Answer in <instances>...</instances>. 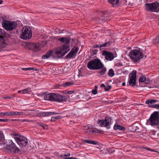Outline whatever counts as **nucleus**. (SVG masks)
<instances>
[{"instance_id":"f704fd0d","label":"nucleus","mask_w":159,"mask_h":159,"mask_svg":"<svg viewBox=\"0 0 159 159\" xmlns=\"http://www.w3.org/2000/svg\"><path fill=\"white\" fill-rule=\"evenodd\" d=\"M14 115L18 116L23 115L24 114V112H18V111H14Z\"/></svg>"},{"instance_id":"9d476101","label":"nucleus","mask_w":159,"mask_h":159,"mask_svg":"<svg viewBox=\"0 0 159 159\" xmlns=\"http://www.w3.org/2000/svg\"><path fill=\"white\" fill-rule=\"evenodd\" d=\"M70 49L69 45H63L62 46L59 50L56 52V53L58 54L62 53L61 57H63Z\"/></svg>"},{"instance_id":"423d86ee","label":"nucleus","mask_w":159,"mask_h":159,"mask_svg":"<svg viewBox=\"0 0 159 159\" xmlns=\"http://www.w3.org/2000/svg\"><path fill=\"white\" fill-rule=\"evenodd\" d=\"M2 25L4 28L6 30L10 31L15 29L17 25L16 22L9 21L6 20H3Z\"/></svg>"},{"instance_id":"dca6fc26","label":"nucleus","mask_w":159,"mask_h":159,"mask_svg":"<svg viewBox=\"0 0 159 159\" xmlns=\"http://www.w3.org/2000/svg\"><path fill=\"white\" fill-rule=\"evenodd\" d=\"M5 37L6 34L4 30L0 29V42L1 43L2 48L5 47L6 45L4 39Z\"/></svg>"},{"instance_id":"e433bc0d","label":"nucleus","mask_w":159,"mask_h":159,"mask_svg":"<svg viewBox=\"0 0 159 159\" xmlns=\"http://www.w3.org/2000/svg\"><path fill=\"white\" fill-rule=\"evenodd\" d=\"M22 69L23 70H36L34 68H22Z\"/></svg>"},{"instance_id":"aec40b11","label":"nucleus","mask_w":159,"mask_h":159,"mask_svg":"<svg viewBox=\"0 0 159 159\" xmlns=\"http://www.w3.org/2000/svg\"><path fill=\"white\" fill-rule=\"evenodd\" d=\"M32 47L31 49L34 52L39 50L40 49V45L39 44L32 43L31 44Z\"/></svg>"},{"instance_id":"7ed1b4c3","label":"nucleus","mask_w":159,"mask_h":159,"mask_svg":"<svg viewBox=\"0 0 159 159\" xmlns=\"http://www.w3.org/2000/svg\"><path fill=\"white\" fill-rule=\"evenodd\" d=\"M159 123V112L154 111L152 114L149 118L147 120L146 124L148 125L155 126Z\"/></svg>"},{"instance_id":"473e14b6","label":"nucleus","mask_w":159,"mask_h":159,"mask_svg":"<svg viewBox=\"0 0 159 159\" xmlns=\"http://www.w3.org/2000/svg\"><path fill=\"white\" fill-rule=\"evenodd\" d=\"M38 124L40 126L42 127L44 129H47L48 128V126L47 125L43 124L38 123Z\"/></svg>"},{"instance_id":"774afa93","label":"nucleus","mask_w":159,"mask_h":159,"mask_svg":"<svg viewBox=\"0 0 159 159\" xmlns=\"http://www.w3.org/2000/svg\"><path fill=\"white\" fill-rule=\"evenodd\" d=\"M15 95H16V94H14V95H13L12 96H11V97H13H13H15Z\"/></svg>"},{"instance_id":"37998d69","label":"nucleus","mask_w":159,"mask_h":159,"mask_svg":"<svg viewBox=\"0 0 159 159\" xmlns=\"http://www.w3.org/2000/svg\"><path fill=\"white\" fill-rule=\"evenodd\" d=\"M150 82V80L149 79H146V80H145L144 81V83L146 84H148Z\"/></svg>"},{"instance_id":"de8ad7c7","label":"nucleus","mask_w":159,"mask_h":159,"mask_svg":"<svg viewBox=\"0 0 159 159\" xmlns=\"http://www.w3.org/2000/svg\"><path fill=\"white\" fill-rule=\"evenodd\" d=\"M54 117L56 120L60 119L62 118V117L61 116H58Z\"/></svg>"},{"instance_id":"5fc2aeb1","label":"nucleus","mask_w":159,"mask_h":159,"mask_svg":"<svg viewBox=\"0 0 159 159\" xmlns=\"http://www.w3.org/2000/svg\"><path fill=\"white\" fill-rule=\"evenodd\" d=\"M64 31V30H59L58 33L59 34L62 33H63V32Z\"/></svg>"},{"instance_id":"4468645a","label":"nucleus","mask_w":159,"mask_h":159,"mask_svg":"<svg viewBox=\"0 0 159 159\" xmlns=\"http://www.w3.org/2000/svg\"><path fill=\"white\" fill-rule=\"evenodd\" d=\"M136 71L134 70L130 78L129 83V84L132 86H134L136 84Z\"/></svg>"},{"instance_id":"c03bdc74","label":"nucleus","mask_w":159,"mask_h":159,"mask_svg":"<svg viewBox=\"0 0 159 159\" xmlns=\"http://www.w3.org/2000/svg\"><path fill=\"white\" fill-rule=\"evenodd\" d=\"M8 120V119H1L0 121L1 122H7Z\"/></svg>"},{"instance_id":"2f4dec72","label":"nucleus","mask_w":159,"mask_h":159,"mask_svg":"<svg viewBox=\"0 0 159 159\" xmlns=\"http://www.w3.org/2000/svg\"><path fill=\"white\" fill-rule=\"evenodd\" d=\"M111 45L110 43V42L105 43L104 44L100 45V48L102 47H106L109 46Z\"/></svg>"},{"instance_id":"c85d7f7f","label":"nucleus","mask_w":159,"mask_h":159,"mask_svg":"<svg viewBox=\"0 0 159 159\" xmlns=\"http://www.w3.org/2000/svg\"><path fill=\"white\" fill-rule=\"evenodd\" d=\"M74 82L73 81L67 82L64 84H62V85L65 87L70 86L72 85H73Z\"/></svg>"},{"instance_id":"7c9ffc66","label":"nucleus","mask_w":159,"mask_h":159,"mask_svg":"<svg viewBox=\"0 0 159 159\" xmlns=\"http://www.w3.org/2000/svg\"><path fill=\"white\" fill-rule=\"evenodd\" d=\"M108 74L109 76L110 77H112L114 75L115 73L112 69H111L109 70Z\"/></svg>"},{"instance_id":"f257e3e1","label":"nucleus","mask_w":159,"mask_h":159,"mask_svg":"<svg viewBox=\"0 0 159 159\" xmlns=\"http://www.w3.org/2000/svg\"><path fill=\"white\" fill-rule=\"evenodd\" d=\"M43 95L44 99L46 100L62 102H66L67 100L66 97L58 93H51L47 94L44 93L43 94Z\"/></svg>"},{"instance_id":"0e129e2a","label":"nucleus","mask_w":159,"mask_h":159,"mask_svg":"<svg viewBox=\"0 0 159 159\" xmlns=\"http://www.w3.org/2000/svg\"><path fill=\"white\" fill-rule=\"evenodd\" d=\"M146 149L148 150H152L151 149H150V148H145Z\"/></svg>"},{"instance_id":"a211bd4d","label":"nucleus","mask_w":159,"mask_h":159,"mask_svg":"<svg viewBox=\"0 0 159 159\" xmlns=\"http://www.w3.org/2000/svg\"><path fill=\"white\" fill-rule=\"evenodd\" d=\"M100 20H101L102 23H103L107 21L108 19V14L105 12H100Z\"/></svg>"},{"instance_id":"a19ab883","label":"nucleus","mask_w":159,"mask_h":159,"mask_svg":"<svg viewBox=\"0 0 159 159\" xmlns=\"http://www.w3.org/2000/svg\"><path fill=\"white\" fill-rule=\"evenodd\" d=\"M98 93L97 89H94L92 91V93L94 94H96Z\"/></svg>"},{"instance_id":"09e8293b","label":"nucleus","mask_w":159,"mask_h":159,"mask_svg":"<svg viewBox=\"0 0 159 159\" xmlns=\"http://www.w3.org/2000/svg\"><path fill=\"white\" fill-rule=\"evenodd\" d=\"M11 120L12 121H17L20 122V119H12Z\"/></svg>"},{"instance_id":"f8f14e48","label":"nucleus","mask_w":159,"mask_h":159,"mask_svg":"<svg viewBox=\"0 0 159 159\" xmlns=\"http://www.w3.org/2000/svg\"><path fill=\"white\" fill-rule=\"evenodd\" d=\"M79 50L78 47H74L70 52L65 57V59H71L75 58Z\"/></svg>"},{"instance_id":"ddd939ff","label":"nucleus","mask_w":159,"mask_h":159,"mask_svg":"<svg viewBox=\"0 0 159 159\" xmlns=\"http://www.w3.org/2000/svg\"><path fill=\"white\" fill-rule=\"evenodd\" d=\"M102 54L105 56L106 60L108 61H111L114 58V55L113 53L106 50L103 51Z\"/></svg>"},{"instance_id":"6e6552de","label":"nucleus","mask_w":159,"mask_h":159,"mask_svg":"<svg viewBox=\"0 0 159 159\" xmlns=\"http://www.w3.org/2000/svg\"><path fill=\"white\" fill-rule=\"evenodd\" d=\"M146 10L152 12H159V3L157 2H152L145 4Z\"/></svg>"},{"instance_id":"052dcab7","label":"nucleus","mask_w":159,"mask_h":159,"mask_svg":"<svg viewBox=\"0 0 159 159\" xmlns=\"http://www.w3.org/2000/svg\"><path fill=\"white\" fill-rule=\"evenodd\" d=\"M5 114L7 116H9V112H6L5 113Z\"/></svg>"},{"instance_id":"69168bd1","label":"nucleus","mask_w":159,"mask_h":159,"mask_svg":"<svg viewBox=\"0 0 159 159\" xmlns=\"http://www.w3.org/2000/svg\"><path fill=\"white\" fill-rule=\"evenodd\" d=\"M97 123L98 124H99V120H98L97 121Z\"/></svg>"},{"instance_id":"9b49d317","label":"nucleus","mask_w":159,"mask_h":159,"mask_svg":"<svg viewBox=\"0 0 159 159\" xmlns=\"http://www.w3.org/2000/svg\"><path fill=\"white\" fill-rule=\"evenodd\" d=\"M111 119L109 117L106 116L104 120H100V126L106 127L107 129L110 127L109 125L111 124Z\"/></svg>"},{"instance_id":"cd10ccee","label":"nucleus","mask_w":159,"mask_h":159,"mask_svg":"<svg viewBox=\"0 0 159 159\" xmlns=\"http://www.w3.org/2000/svg\"><path fill=\"white\" fill-rule=\"evenodd\" d=\"M85 143L93 144H96L98 143V142L93 140H83Z\"/></svg>"},{"instance_id":"3c124183","label":"nucleus","mask_w":159,"mask_h":159,"mask_svg":"<svg viewBox=\"0 0 159 159\" xmlns=\"http://www.w3.org/2000/svg\"><path fill=\"white\" fill-rule=\"evenodd\" d=\"M93 48H99V45H94L93 46Z\"/></svg>"},{"instance_id":"13d9d810","label":"nucleus","mask_w":159,"mask_h":159,"mask_svg":"<svg viewBox=\"0 0 159 159\" xmlns=\"http://www.w3.org/2000/svg\"><path fill=\"white\" fill-rule=\"evenodd\" d=\"M101 86L102 87H104V88L106 87L104 85V84H101Z\"/></svg>"},{"instance_id":"5701e85b","label":"nucleus","mask_w":159,"mask_h":159,"mask_svg":"<svg viewBox=\"0 0 159 159\" xmlns=\"http://www.w3.org/2000/svg\"><path fill=\"white\" fill-rule=\"evenodd\" d=\"M51 115V112H39L37 114V116L38 117L40 116H49Z\"/></svg>"},{"instance_id":"c756f323","label":"nucleus","mask_w":159,"mask_h":159,"mask_svg":"<svg viewBox=\"0 0 159 159\" xmlns=\"http://www.w3.org/2000/svg\"><path fill=\"white\" fill-rule=\"evenodd\" d=\"M153 43L155 44H159V34L156 36L153 40Z\"/></svg>"},{"instance_id":"49530a36","label":"nucleus","mask_w":159,"mask_h":159,"mask_svg":"<svg viewBox=\"0 0 159 159\" xmlns=\"http://www.w3.org/2000/svg\"><path fill=\"white\" fill-rule=\"evenodd\" d=\"M64 159H78L76 158H75L74 157H66Z\"/></svg>"},{"instance_id":"603ef678","label":"nucleus","mask_w":159,"mask_h":159,"mask_svg":"<svg viewBox=\"0 0 159 159\" xmlns=\"http://www.w3.org/2000/svg\"><path fill=\"white\" fill-rule=\"evenodd\" d=\"M13 113H14V111L10 112H9V116H11L14 115Z\"/></svg>"},{"instance_id":"79ce46f5","label":"nucleus","mask_w":159,"mask_h":159,"mask_svg":"<svg viewBox=\"0 0 159 159\" xmlns=\"http://www.w3.org/2000/svg\"><path fill=\"white\" fill-rule=\"evenodd\" d=\"M4 138V136L2 134L0 133V141Z\"/></svg>"},{"instance_id":"864d4df0","label":"nucleus","mask_w":159,"mask_h":159,"mask_svg":"<svg viewBox=\"0 0 159 159\" xmlns=\"http://www.w3.org/2000/svg\"><path fill=\"white\" fill-rule=\"evenodd\" d=\"M59 114V113L56 112H51V115L53 114Z\"/></svg>"},{"instance_id":"4d7b16f0","label":"nucleus","mask_w":159,"mask_h":159,"mask_svg":"<svg viewBox=\"0 0 159 159\" xmlns=\"http://www.w3.org/2000/svg\"><path fill=\"white\" fill-rule=\"evenodd\" d=\"M16 159H25L24 158H23L22 157H17L16 158Z\"/></svg>"},{"instance_id":"bb28decb","label":"nucleus","mask_w":159,"mask_h":159,"mask_svg":"<svg viewBox=\"0 0 159 159\" xmlns=\"http://www.w3.org/2000/svg\"><path fill=\"white\" fill-rule=\"evenodd\" d=\"M114 129L115 130L119 129L120 130H125V128L121 126L120 125L118 124H115L114 127Z\"/></svg>"},{"instance_id":"72a5a7b5","label":"nucleus","mask_w":159,"mask_h":159,"mask_svg":"<svg viewBox=\"0 0 159 159\" xmlns=\"http://www.w3.org/2000/svg\"><path fill=\"white\" fill-rule=\"evenodd\" d=\"M146 77L142 75L139 78V79L140 82H144L145 80H146Z\"/></svg>"},{"instance_id":"f3484780","label":"nucleus","mask_w":159,"mask_h":159,"mask_svg":"<svg viewBox=\"0 0 159 159\" xmlns=\"http://www.w3.org/2000/svg\"><path fill=\"white\" fill-rule=\"evenodd\" d=\"M70 40L71 38L70 37H61L57 39L61 43H64L65 45H69Z\"/></svg>"},{"instance_id":"58836bf2","label":"nucleus","mask_w":159,"mask_h":159,"mask_svg":"<svg viewBox=\"0 0 159 159\" xmlns=\"http://www.w3.org/2000/svg\"><path fill=\"white\" fill-rule=\"evenodd\" d=\"M111 88V86L110 85L106 86L104 88L105 91H108Z\"/></svg>"},{"instance_id":"ea45409f","label":"nucleus","mask_w":159,"mask_h":159,"mask_svg":"<svg viewBox=\"0 0 159 159\" xmlns=\"http://www.w3.org/2000/svg\"><path fill=\"white\" fill-rule=\"evenodd\" d=\"M75 91H66V94H72L75 93Z\"/></svg>"},{"instance_id":"b1692460","label":"nucleus","mask_w":159,"mask_h":159,"mask_svg":"<svg viewBox=\"0 0 159 159\" xmlns=\"http://www.w3.org/2000/svg\"><path fill=\"white\" fill-rule=\"evenodd\" d=\"M109 3L112 4L113 7L119 6L120 5L119 0H108Z\"/></svg>"},{"instance_id":"1a4fd4ad","label":"nucleus","mask_w":159,"mask_h":159,"mask_svg":"<svg viewBox=\"0 0 159 159\" xmlns=\"http://www.w3.org/2000/svg\"><path fill=\"white\" fill-rule=\"evenodd\" d=\"M21 36L24 39H30L32 37V32L30 28H24L22 30Z\"/></svg>"},{"instance_id":"39448f33","label":"nucleus","mask_w":159,"mask_h":159,"mask_svg":"<svg viewBox=\"0 0 159 159\" xmlns=\"http://www.w3.org/2000/svg\"><path fill=\"white\" fill-rule=\"evenodd\" d=\"M129 56L131 59L134 62L138 61L143 57L142 53L140 51L137 50H131L130 52Z\"/></svg>"},{"instance_id":"c9c22d12","label":"nucleus","mask_w":159,"mask_h":159,"mask_svg":"<svg viewBox=\"0 0 159 159\" xmlns=\"http://www.w3.org/2000/svg\"><path fill=\"white\" fill-rule=\"evenodd\" d=\"M98 51V50H93L92 52H90V54L91 56H93V55L96 54Z\"/></svg>"},{"instance_id":"f03ea898","label":"nucleus","mask_w":159,"mask_h":159,"mask_svg":"<svg viewBox=\"0 0 159 159\" xmlns=\"http://www.w3.org/2000/svg\"><path fill=\"white\" fill-rule=\"evenodd\" d=\"M11 135L21 147H25L27 144V140L25 137L16 133L12 134Z\"/></svg>"},{"instance_id":"393cba45","label":"nucleus","mask_w":159,"mask_h":159,"mask_svg":"<svg viewBox=\"0 0 159 159\" xmlns=\"http://www.w3.org/2000/svg\"><path fill=\"white\" fill-rule=\"evenodd\" d=\"M31 91V88H27L26 89H25L22 90H19L18 91V93H21L22 94L27 93L28 94L30 93Z\"/></svg>"},{"instance_id":"4be33fe9","label":"nucleus","mask_w":159,"mask_h":159,"mask_svg":"<svg viewBox=\"0 0 159 159\" xmlns=\"http://www.w3.org/2000/svg\"><path fill=\"white\" fill-rule=\"evenodd\" d=\"M98 132L99 130L98 129H93V128H90L89 127H88L87 130V132L89 134H92L94 133H98Z\"/></svg>"},{"instance_id":"bf43d9fd","label":"nucleus","mask_w":159,"mask_h":159,"mask_svg":"<svg viewBox=\"0 0 159 159\" xmlns=\"http://www.w3.org/2000/svg\"><path fill=\"white\" fill-rule=\"evenodd\" d=\"M0 114L2 115H3V116H5L6 115L5 113H4V112H1V113H0Z\"/></svg>"},{"instance_id":"2eb2a0df","label":"nucleus","mask_w":159,"mask_h":159,"mask_svg":"<svg viewBox=\"0 0 159 159\" xmlns=\"http://www.w3.org/2000/svg\"><path fill=\"white\" fill-rule=\"evenodd\" d=\"M158 101L155 99H149L146 101V103L148 105V107H150L159 109V104L152 105L154 103L158 102Z\"/></svg>"},{"instance_id":"680f3d73","label":"nucleus","mask_w":159,"mask_h":159,"mask_svg":"<svg viewBox=\"0 0 159 159\" xmlns=\"http://www.w3.org/2000/svg\"><path fill=\"white\" fill-rule=\"evenodd\" d=\"M3 1L2 0H0V4H1L3 2Z\"/></svg>"},{"instance_id":"338daca9","label":"nucleus","mask_w":159,"mask_h":159,"mask_svg":"<svg viewBox=\"0 0 159 159\" xmlns=\"http://www.w3.org/2000/svg\"><path fill=\"white\" fill-rule=\"evenodd\" d=\"M97 88H98L97 86L96 85L95 86V89H97Z\"/></svg>"},{"instance_id":"4c0bfd02","label":"nucleus","mask_w":159,"mask_h":159,"mask_svg":"<svg viewBox=\"0 0 159 159\" xmlns=\"http://www.w3.org/2000/svg\"><path fill=\"white\" fill-rule=\"evenodd\" d=\"M20 122H33V120L28 119L20 120Z\"/></svg>"},{"instance_id":"a18cd8bd","label":"nucleus","mask_w":159,"mask_h":159,"mask_svg":"<svg viewBox=\"0 0 159 159\" xmlns=\"http://www.w3.org/2000/svg\"><path fill=\"white\" fill-rule=\"evenodd\" d=\"M13 98V97H7V96H5L3 97V98L5 99L6 98H8V99H11V98Z\"/></svg>"},{"instance_id":"e2e57ef3","label":"nucleus","mask_w":159,"mask_h":159,"mask_svg":"<svg viewBox=\"0 0 159 159\" xmlns=\"http://www.w3.org/2000/svg\"><path fill=\"white\" fill-rule=\"evenodd\" d=\"M122 85L123 86H124L125 85V83H123L122 84Z\"/></svg>"},{"instance_id":"0eeeda50","label":"nucleus","mask_w":159,"mask_h":159,"mask_svg":"<svg viewBox=\"0 0 159 159\" xmlns=\"http://www.w3.org/2000/svg\"><path fill=\"white\" fill-rule=\"evenodd\" d=\"M87 66L91 70L99 69V59H94L91 60L88 62Z\"/></svg>"},{"instance_id":"6ab92c4d","label":"nucleus","mask_w":159,"mask_h":159,"mask_svg":"<svg viewBox=\"0 0 159 159\" xmlns=\"http://www.w3.org/2000/svg\"><path fill=\"white\" fill-rule=\"evenodd\" d=\"M109 151L105 146L100 143V154H105L108 153Z\"/></svg>"},{"instance_id":"6e6d98bb","label":"nucleus","mask_w":159,"mask_h":159,"mask_svg":"<svg viewBox=\"0 0 159 159\" xmlns=\"http://www.w3.org/2000/svg\"><path fill=\"white\" fill-rule=\"evenodd\" d=\"M70 156V153H68L67 154L65 155V157Z\"/></svg>"},{"instance_id":"8fccbe9b","label":"nucleus","mask_w":159,"mask_h":159,"mask_svg":"<svg viewBox=\"0 0 159 159\" xmlns=\"http://www.w3.org/2000/svg\"><path fill=\"white\" fill-rule=\"evenodd\" d=\"M56 120V119L55 118V117H52L51 118V121L52 122L55 121Z\"/></svg>"},{"instance_id":"a878e982","label":"nucleus","mask_w":159,"mask_h":159,"mask_svg":"<svg viewBox=\"0 0 159 159\" xmlns=\"http://www.w3.org/2000/svg\"><path fill=\"white\" fill-rule=\"evenodd\" d=\"M52 50L48 51L45 55H43L42 57V59H45L50 57L52 54Z\"/></svg>"},{"instance_id":"20e7f679","label":"nucleus","mask_w":159,"mask_h":159,"mask_svg":"<svg viewBox=\"0 0 159 159\" xmlns=\"http://www.w3.org/2000/svg\"><path fill=\"white\" fill-rule=\"evenodd\" d=\"M5 148L7 152L9 153H18L21 152L20 149L11 140H9L8 144L7 145Z\"/></svg>"},{"instance_id":"412c9836","label":"nucleus","mask_w":159,"mask_h":159,"mask_svg":"<svg viewBox=\"0 0 159 159\" xmlns=\"http://www.w3.org/2000/svg\"><path fill=\"white\" fill-rule=\"evenodd\" d=\"M100 75H104L105 74V72L107 70V69L106 68L104 67V65L100 61Z\"/></svg>"}]
</instances>
